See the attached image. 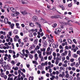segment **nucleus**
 Here are the masks:
<instances>
[{
  "mask_svg": "<svg viewBox=\"0 0 80 80\" xmlns=\"http://www.w3.org/2000/svg\"><path fill=\"white\" fill-rule=\"evenodd\" d=\"M62 31V29L60 28H57L56 29H55V31L54 32V33L55 34H57V35H58V32H61Z\"/></svg>",
  "mask_w": 80,
  "mask_h": 80,
  "instance_id": "obj_1",
  "label": "nucleus"
},
{
  "mask_svg": "<svg viewBox=\"0 0 80 80\" xmlns=\"http://www.w3.org/2000/svg\"><path fill=\"white\" fill-rule=\"evenodd\" d=\"M23 9H22L20 11V12L23 15H27V12L26 11L24 10V11H23Z\"/></svg>",
  "mask_w": 80,
  "mask_h": 80,
  "instance_id": "obj_2",
  "label": "nucleus"
},
{
  "mask_svg": "<svg viewBox=\"0 0 80 80\" xmlns=\"http://www.w3.org/2000/svg\"><path fill=\"white\" fill-rule=\"evenodd\" d=\"M42 42L43 43V46L44 47H46L47 46V42L45 40H43Z\"/></svg>",
  "mask_w": 80,
  "mask_h": 80,
  "instance_id": "obj_3",
  "label": "nucleus"
},
{
  "mask_svg": "<svg viewBox=\"0 0 80 80\" xmlns=\"http://www.w3.org/2000/svg\"><path fill=\"white\" fill-rule=\"evenodd\" d=\"M11 60H12V59L11 58V55L10 54H9L8 57L7 58V61L8 62H11Z\"/></svg>",
  "mask_w": 80,
  "mask_h": 80,
  "instance_id": "obj_4",
  "label": "nucleus"
},
{
  "mask_svg": "<svg viewBox=\"0 0 80 80\" xmlns=\"http://www.w3.org/2000/svg\"><path fill=\"white\" fill-rule=\"evenodd\" d=\"M68 71L66 70L65 72V73L66 74L65 77L66 78H68L69 77V74H68Z\"/></svg>",
  "mask_w": 80,
  "mask_h": 80,
  "instance_id": "obj_5",
  "label": "nucleus"
},
{
  "mask_svg": "<svg viewBox=\"0 0 80 80\" xmlns=\"http://www.w3.org/2000/svg\"><path fill=\"white\" fill-rule=\"evenodd\" d=\"M37 52L38 55V57H42V52L40 50H38L37 51Z\"/></svg>",
  "mask_w": 80,
  "mask_h": 80,
  "instance_id": "obj_6",
  "label": "nucleus"
},
{
  "mask_svg": "<svg viewBox=\"0 0 80 80\" xmlns=\"http://www.w3.org/2000/svg\"><path fill=\"white\" fill-rule=\"evenodd\" d=\"M34 58H35V60H36L37 61V60H38V55L37 54H35L34 55Z\"/></svg>",
  "mask_w": 80,
  "mask_h": 80,
  "instance_id": "obj_7",
  "label": "nucleus"
},
{
  "mask_svg": "<svg viewBox=\"0 0 80 80\" xmlns=\"http://www.w3.org/2000/svg\"><path fill=\"white\" fill-rule=\"evenodd\" d=\"M10 10L12 12H17V10L13 8V7H11L10 8Z\"/></svg>",
  "mask_w": 80,
  "mask_h": 80,
  "instance_id": "obj_8",
  "label": "nucleus"
},
{
  "mask_svg": "<svg viewBox=\"0 0 80 80\" xmlns=\"http://www.w3.org/2000/svg\"><path fill=\"white\" fill-rule=\"evenodd\" d=\"M11 68V67H10V64H7L6 67V68L7 70H10Z\"/></svg>",
  "mask_w": 80,
  "mask_h": 80,
  "instance_id": "obj_9",
  "label": "nucleus"
},
{
  "mask_svg": "<svg viewBox=\"0 0 80 80\" xmlns=\"http://www.w3.org/2000/svg\"><path fill=\"white\" fill-rule=\"evenodd\" d=\"M52 45V47H53V48H57L58 47V44H53Z\"/></svg>",
  "mask_w": 80,
  "mask_h": 80,
  "instance_id": "obj_10",
  "label": "nucleus"
},
{
  "mask_svg": "<svg viewBox=\"0 0 80 80\" xmlns=\"http://www.w3.org/2000/svg\"><path fill=\"white\" fill-rule=\"evenodd\" d=\"M4 23H6V24H7V23H8V18H5L4 19Z\"/></svg>",
  "mask_w": 80,
  "mask_h": 80,
  "instance_id": "obj_11",
  "label": "nucleus"
},
{
  "mask_svg": "<svg viewBox=\"0 0 80 80\" xmlns=\"http://www.w3.org/2000/svg\"><path fill=\"white\" fill-rule=\"evenodd\" d=\"M28 40V38L27 37H24L23 38L24 42H27V40Z\"/></svg>",
  "mask_w": 80,
  "mask_h": 80,
  "instance_id": "obj_12",
  "label": "nucleus"
},
{
  "mask_svg": "<svg viewBox=\"0 0 80 80\" xmlns=\"http://www.w3.org/2000/svg\"><path fill=\"white\" fill-rule=\"evenodd\" d=\"M32 18L34 21H37V20L38 18L37 17L34 16Z\"/></svg>",
  "mask_w": 80,
  "mask_h": 80,
  "instance_id": "obj_13",
  "label": "nucleus"
},
{
  "mask_svg": "<svg viewBox=\"0 0 80 80\" xmlns=\"http://www.w3.org/2000/svg\"><path fill=\"white\" fill-rule=\"evenodd\" d=\"M38 69H40L41 70H43V68H42V66L40 65H39L38 66Z\"/></svg>",
  "mask_w": 80,
  "mask_h": 80,
  "instance_id": "obj_14",
  "label": "nucleus"
},
{
  "mask_svg": "<svg viewBox=\"0 0 80 80\" xmlns=\"http://www.w3.org/2000/svg\"><path fill=\"white\" fill-rule=\"evenodd\" d=\"M35 47H36V46H35V45L33 44L31 46V47L29 48V49H33V48H35Z\"/></svg>",
  "mask_w": 80,
  "mask_h": 80,
  "instance_id": "obj_15",
  "label": "nucleus"
},
{
  "mask_svg": "<svg viewBox=\"0 0 80 80\" xmlns=\"http://www.w3.org/2000/svg\"><path fill=\"white\" fill-rule=\"evenodd\" d=\"M60 15H54V18H55L57 19V18H60Z\"/></svg>",
  "mask_w": 80,
  "mask_h": 80,
  "instance_id": "obj_16",
  "label": "nucleus"
},
{
  "mask_svg": "<svg viewBox=\"0 0 80 80\" xmlns=\"http://www.w3.org/2000/svg\"><path fill=\"white\" fill-rule=\"evenodd\" d=\"M6 64H7V63H6V62H4L2 63V65H1V66H2V67H5L6 66Z\"/></svg>",
  "mask_w": 80,
  "mask_h": 80,
  "instance_id": "obj_17",
  "label": "nucleus"
},
{
  "mask_svg": "<svg viewBox=\"0 0 80 80\" xmlns=\"http://www.w3.org/2000/svg\"><path fill=\"white\" fill-rule=\"evenodd\" d=\"M12 69L15 71L18 70V68L17 67H16L15 68L14 67H12Z\"/></svg>",
  "mask_w": 80,
  "mask_h": 80,
  "instance_id": "obj_18",
  "label": "nucleus"
},
{
  "mask_svg": "<svg viewBox=\"0 0 80 80\" xmlns=\"http://www.w3.org/2000/svg\"><path fill=\"white\" fill-rule=\"evenodd\" d=\"M46 50V49H45V48H40V51L41 52H45Z\"/></svg>",
  "mask_w": 80,
  "mask_h": 80,
  "instance_id": "obj_19",
  "label": "nucleus"
},
{
  "mask_svg": "<svg viewBox=\"0 0 80 80\" xmlns=\"http://www.w3.org/2000/svg\"><path fill=\"white\" fill-rule=\"evenodd\" d=\"M68 42L69 43H70V44H71V43H72V40H71L69 38L68 39Z\"/></svg>",
  "mask_w": 80,
  "mask_h": 80,
  "instance_id": "obj_20",
  "label": "nucleus"
},
{
  "mask_svg": "<svg viewBox=\"0 0 80 80\" xmlns=\"http://www.w3.org/2000/svg\"><path fill=\"white\" fill-rule=\"evenodd\" d=\"M0 75L1 77H3L5 75V73L4 72H1Z\"/></svg>",
  "mask_w": 80,
  "mask_h": 80,
  "instance_id": "obj_21",
  "label": "nucleus"
},
{
  "mask_svg": "<svg viewBox=\"0 0 80 80\" xmlns=\"http://www.w3.org/2000/svg\"><path fill=\"white\" fill-rule=\"evenodd\" d=\"M15 26V24L13 23L11 24V25H10V28L12 29H13V27Z\"/></svg>",
  "mask_w": 80,
  "mask_h": 80,
  "instance_id": "obj_22",
  "label": "nucleus"
},
{
  "mask_svg": "<svg viewBox=\"0 0 80 80\" xmlns=\"http://www.w3.org/2000/svg\"><path fill=\"white\" fill-rule=\"evenodd\" d=\"M18 32V31L17 29L15 30L13 32V33H15V34H17Z\"/></svg>",
  "mask_w": 80,
  "mask_h": 80,
  "instance_id": "obj_23",
  "label": "nucleus"
},
{
  "mask_svg": "<svg viewBox=\"0 0 80 80\" xmlns=\"http://www.w3.org/2000/svg\"><path fill=\"white\" fill-rule=\"evenodd\" d=\"M32 63L34 64H35L36 65H38V63H37V61H32Z\"/></svg>",
  "mask_w": 80,
  "mask_h": 80,
  "instance_id": "obj_24",
  "label": "nucleus"
},
{
  "mask_svg": "<svg viewBox=\"0 0 80 80\" xmlns=\"http://www.w3.org/2000/svg\"><path fill=\"white\" fill-rule=\"evenodd\" d=\"M29 57L31 59H32L33 58V55L30 54L29 55Z\"/></svg>",
  "mask_w": 80,
  "mask_h": 80,
  "instance_id": "obj_25",
  "label": "nucleus"
},
{
  "mask_svg": "<svg viewBox=\"0 0 80 80\" xmlns=\"http://www.w3.org/2000/svg\"><path fill=\"white\" fill-rule=\"evenodd\" d=\"M51 53H52V51H51L46 52V54L48 55H51Z\"/></svg>",
  "mask_w": 80,
  "mask_h": 80,
  "instance_id": "obj_26",
  "label": "nucleus"
},
{
  "mask_svg": "<svg viewBox=\"0 0 80 80\" xmlns=\"http://www.w3.org/2000/svg\"><path fill=\"white\" fill-rule=\"evenodd\" d=\"M60 69L61 70H63V71H65V68L62 67H61L60 68Z\"/></svg>",
  "mask_w": 80,
  "mask_h": 80,
  "instance_id": "obj_27",
  "label": "nucleus"
},
{
  "mask_svg": "<svg viewBox=\"0 0 80 80\" xmlns=\"http://www.w3.org/2000/svg\"><path fill=\"white\" fill-rule=\"evenodd\" d=\"M38 41L37 39H35L33 43L35 45H37Z\"/></svg>",
  "mask_w": 80,
  "mask_h": 80,
  "instance_id": "obj_28",
  "label": "nucleus"
},
{
  "mask_svg": "<svg viewBox=\"0 0 80 80\" xmlns=\"http://www.w3.org/2000/svg\"><path fill=\"white\" fill-rule=\"evenodd\" d=\"M40 58H41V62H43V60H44V58H43V57L41 56L40 57H39Z\"/></svg>",
  "mask_w": 80,
  "mask_h": 80,
  "instance_id": "obj_29",
  "label": "nucleus"
},
{
  "mask_svg": "<svg viewBox=\"0 0 80 80\" xmlns=\"http://www.w3.org/2000/svg\"><path fill=\"white\" fill-rule=\"evenodd\" d=\"M8 76L9 77H12V76H13V77H15V76L14 75V74H9L8 75Z\"/></svg>",
  "mask_w": 80,
  "mask_h": 80,
  "instance_id": "obj_30",
  "label": "nucleus"
},
{
  "mask_svg": "<svg viewBox=\"0 0 80 80\" xmlns=\"http://www.w3.org/2000/svg\"><path fill=\"white\" fill-rule=\"evenodd\" d=\"M19 12H17L16 13H14V17H17L18 15H19Z\"/></svg>",
  "mask_w": 80,
  "mask_h": 80,
  "instance_id": "obj_31",
  "label": "nucleus"
},
{
  "mask_svg": "<svg viewBox=\"0 0 80 80\" xmlns=\"http://www.w3.org/2000/svg\"><path fill=\"white\" fill-rule=\"evenodd\" d=\"M68 56H69V57H71V51H68Z\"/></svg>",
  "mask_w": 80,
  "mask_h": 80,
  "instance_id": "obj_32",
  "label": "nucleus"
},
{
  "mask_svg": "<svg viewBox=\"0 0 80 80\" xmlns=\"http://www.w3.org/2000/svg\"><path fill=\"white\" fill-rule=\"evenodd\" d=\"M11 63L12 64V65H15V61H14V60L12 61L11 62Z\"/></svg>",
  "mask_w": 80,
  "mask_h": 80,
  "instance_id": "obj_33",
  "label": "nucleus"
},
{
  "mask_svg": "<svg viewBox=\"0 0 80 80\" xmlns=\"http://www.w3.org/2000/svg\"><path fill=\"white\" fill-rule=\"evenodd\" d=\"M57 23H54L53 25H52V27L53 28H55V27H57Z\"/></svg>",
  "mask_w": 80,
  "mask_h": 80,
  "instance_id": "obj_34",
  "label": "nucleus"
},
{
  "mask_svg": "<svg viewBox=\"0 0 80 80\" xmlns=\"http://www.w3.org/2000/svg\"><path fill=\"white\" fill-rule=\"evenodd\" d=\"M29 37H30L31 38H32V37H33V34L32 33H30L29 34Z\"/></svg>",
  "mask_w": 80,
  "mask_h": 80,
  "instance_id": "obj_35",
  "label": "nucleus"
},
{
  "mask_svg": "<svg viewBox=\"0 0 80 80\" xmlns=\"http://www.w3.org/2000/svg\"><path fill=\"white\" fill-rule=\"evenodd\" d=\"M22 55H23V56H25V57L27 58L28 57V54H22Z\"/></svg>",
  "mask_w": 80,
  "mask_h": 80,
  "instance_id": "obj_36",
  "label": "nucleus"
},
{
  "mask_svg": "<svg viewBox=\"0 0 80 80\" xmlns=\"http://www.w3.org/2000/svg\"><path fill=\"white\" fill-rule=\"evenodd\" d=\"M73 57L74 58H77V57H78V56L77 55V54H74L73 55Z\"/></svg>",
  "mask_w": 80,
  "mask_h": 80,
  "instance_id": "obj_37",
  "label": "nucleus"
},
{
  "mask_svg": "<svg viewBox=\"0 0 80 80\" xmlns=\"http://www.w3.org/2000/svg\"><path fill=\"white\" fill-rule=\"evenodd\" d=\"M72 2H71L70 4H69L68 5V6L69 7H72Z\"/></svg>",
  "mask_w": 80,
  "mask_h": 80,
  "instance_id": "obj_38",
  "label": "nucleus"
},
{
  "mask_svg": "<svg viewBox=\"0 0 80 80\" xmlns=\"http://www.w3.org/2000/svg\"><path fill=\"white\" fill-rule=\"evenodd\" d=\"M29 26H31V27H34V25H33V24L32 23H29Z\"/></svg>",
  "mask_w": 80,
  "mask_h": 80,
  "instance_id": "obj_39",
  "label": "nucleus"
},
{
  "mask_svg": "<svg viewBox=\"0 0 80 80\" xmlns=\"http://www.w3.org/2000/svg\"><path fill=\"white\" fill-rule=\"evenodd\" d=\"M52 55H51L48 57V59L49 60H52Z\"/></svg>",
  "mask_w": 80,
  "mask_h": 80,
  "instance_id": "obj_40",
  "label": "nucleus"
},
{
  "mask_svg": "<svg viewBox=\"0 0 80 80\" xmlns=\"http://www.w3.org/2000/svg\"><path fill=\"white\" fill-rule=\"evenodd\" d=\"M59 62V61L58 60H56L55 61V63L57 65L58 64Z\"/></svg>",
  "mask_w": 80,
  "mask_h": 80,
  "instance_id": "obj_41",
  "label": "nucleus"
},
{
  "mask_svg": "<svg viewBox=\"0 0 80 80\" xmlns=\"http://www.w3.org/2000/svg\"><path fill=\"white\" fill-rule=\"evenodd\" d=\"M8 80H13V77H8Z\"/></svg>",
  "mask_w": 80,
  "mask_h": 80,
  "instance_id": "obj_42",
  "label": "nucleus"
},
{
  "mask_svg": "<svg viewBox=\"0 0 80 80\" xmlns=\"http://www.w3.org/2000/svg\"><path fill=\"white\" fill-rule=\"evenodd\" d=\"M72 41L74 42V43H75V44H77V42L76 41V40H75V39H73Z\"/></svg>",
  "mask_w": 80,
  "mask_h": 80,
  "instance_id": "obj_43",
  "label": "nucleus"
},
{
  "mask_svg": "<svg viewBox=\"0 0 80 80\" xmlns=\"http://www.w3.org/2000/svg\"><path fill=\"white\" fill-rule=\"evenodd\" d=\"M62 66L63 67H67V64H62Z\"/></svg>",
  "mask_w": 80,
  "mask_h": 80,
  "instance_id": "obj_44",
  "label": "nucleus"
},
{
  "mask_svg": "<svg viewBox=\"0 0 80 80\" xmlns=\"http://www.w3.org/2000/svg\"><path fill=\"white\" fill-rule=\"evenodd\" d=\"M61 55H62V57H64V56H66V55L65 54L64 52L62 53L61 54Z\"/></svg>",
  "mask_w": 80,
  "mask_h": 80,
  "instance_id": "obj_45",
  "label": "nucleus"
},
{
  "mask_svg": "<svg viewBox=\"0 0 80 80\" xmlns=\"http://www.w3.org/2000/svg\"><path fill=\"white\" fill-rule=\"evenodd\" d=\"M29 45H30V42H28L26 44L25 46H26V47H28Z\"/></svg>",
  "mask_w": 80,
  "mask_h": 80,
  "instance_id": "obj_46",
  "label": "nucleus"
},
{
  "mask_svg": "<svg viewBox=\"0 0 80 80\" xmlns=\"http://www.w3.org/2000/svg\"><path fill=\"white\" fill-rule=\"evenodd\" d=\"M34 40V39H33V38H29V40L30 41V42H33V40Z\"/></svg>",
  "mask_w": 80,
  "mask_h": 80,
  "instance_id": "obj_47",
  "label": "nucleus"
},
{
  "mask_svg": "<svg viewBox=\"0 0 80 80\" xmlns=\"http://www.w3.org/2000/svg\"><path fill=\"white\" fill-rule=\"evenodd\" d=\"M79 65V64H78V62H76V64L75 65V66L76 67H78Z\"/></svg>",
  "mask_w": 80,
  "mask_h": 80,
  "instance_id": "obj_48",
  "label": "nucleus"
},
{
  "mask_svg": "<svg viewBox=\"0 0 80 80\" xmlns=\"http://www.w3.org/2000/svg\"><path fill=\"white\" fill-rule=\"evenodd\" d=\"M4 52H5V51L4 50H0V53H3Z\"/></svg>",
  "mask_w": 80,
  "mask_h": 80,
  "instance_id": "obj_49",
  "label": "nucleus"
},
{
  "mask_svg": "<svg viewBox=\"0 0 80 80\" xmlns=\"http://www.w3.org/2000/svg\"><path fill=\"white\" fill-rule=\"evenodd\" d=\"M29 80H33V77H30L29 78Z\"/></svg>",
  "mask_w": 80,
  "mask_h": 80,
  "instance_id": "obj_50",
  "label": "nucleus"
},
{
  "mask_svg": "<svg viewBox=\"0 0 80 80\" xmlns=\"http://www.w3.org/2000/svg\"><path fill=\"white\" fill-rule=\"evenodd\" d=\"M8 52H9V53H12V50H8Z\"/></svg>",
  "mask_w": 80,
  "mask_h": 80,
  "instance_id": "obj_51",
  "label": "nucleus"
},
{
  "mask_svg": "<svg viewBox=\"0 0 80 80\" xmlns=\"http://www.w3.org/2000/svg\"><path fill=\"white\" fill-rule=\"evenodd\" d=\"M59 48L60 49H63V47L61 45H60L59 46Z\"/></svg>",
  "mask_w": 80,
  "mask_h": 80,
  "instance_id": "obj_52",
  "label": "nucleus"
},
{
  "mask_svg": "<svg viewBox=\"0 0 80 80\" xmlns=\"http://www.w3.org/2000/svg\"><path fill=\"white\" fill-rule=\"evenodd\" d=\"M59 77H62V78H63V76L62 74H60L59 75Z\"/></svg>",
  "mask_w": 80,
  "mask_h": 80,
  "instance_id": "obj_53",
  "label": "nucleus"
},
{
  "mask_svg": "<svg viewBox=\"0 0 80 80\" xmlns=\"http://www.w3.org/2000/svg\"><path fill=\"white\" fill-rule=\"evenodd\" d=\"M62 61H64L65 60V57H62Z\"/></svg>",
  "mask_w": 80,
  "mask_h": 80,
  "instance_id": "obj_54",
  "label": "nucleus"
},
{
  "mask_svg": "<svg viewBox=\"0 0 80 80\" xmlns=\"http://www.w3.org/2000/svg\"><path fill=\"white\" fill-rule=\"evenodd\" d=\"M53 55L54 57H56V53L55 52H53Z\"/></svg>",
  "mask_w": 80,
  "mask_h": 80,
  "instance_id": "obj_55",
  "label": "nucleus"
},
{
  "mask_svg": "<svg viewBox=\"0 0 80 80\" xmlns=\"http://www.w3.org/2000/svg\"><path fill=\"white\" fill-rule=\"evenodd\" d=\"M0 38L1 39H3L4 38V36L3 35H2L0 37Z\"/></svg>",
  "mask_w": 80,
  "mask_h": 80,
  "instance_id": "obj_56",
  "label": "nucleus"
},
{
  "mask_svg": "<svg viewBox=\"0 0 80 80\" xmlns=\"http://www.w3.org/2000/svg\"><path fill=\"white\" fill-rule=\"evenodd\" d=\"M3 77L4 79H7V75L4 76Z\"/></svg>",
  "mask_w": 80,
  "mask_h": 80,
  "instance_id": "obj_57",
  "label": "nucleus"
},
{
  "mask_svg": "<svg viewBox=\"0 0 80 80\" xmlns=\"http://www.w3.org/2000/svg\"><path fill=\"white\" fill-rule=\"evenodd\" d=\"M21 26L22 28H24V27H25V25H24V24H22Z\"/></svg>",
  "mask_w": 80,
  "mask_h": 80,
  "instance_id": "obj_58",
  "label": "nucleus"
},
{
  "mask_svg": "<svg viewBox=\"0 0 80 80\" xmlns=\"http://www.w3.org/2000/svg\"><path fill=\"white\" fill-rule=\"evenodd\" d=\"M55 78L56 80H58V75H57L55 77Z\"/></svg>",
  "mask_w": 80,
  "mask_h": 80,
  "instance_id": "obj_59",
  "label": "nucleus"
},
{
  "mask_svg": "<svg viewBox=\"0 0 80 80\" xmlns=\"http://www.w3.org/2000/svg\"><path fill=\"white\" fill-rule=\"evenodd\" d=\"M8 34L10 36H12V32L11 31L9 32H8Z\"/></svg>",
  "mask_w": 80,
  "mask_h": 80,
  "instance_id": "obj_60",
  "label": "nucleus"
},
{
  "mask_svg": "<svg viewBox=\"0 0 80 80\" xmlns=\"http://www.w3.org/2000/svg\"><path fill=\"white\" fill-rule=\"evenodd\" d=\"M41 73L42 74H45V71H42L41 72Z\"/></svg>",
  "mask_w": 80,
  "mask_h": 80,
  "instance_id": "obj_61",
  "label": "nucleus"
},
{
  "mask_svg": "<svg viewBox=\"0 0 80 80\" xmlns=\"http://www.w3.org/2000/svg\"><path fill=\"white\" fill-rule=\"evenodd\" d=\"M19 25H20V24H19V23H16V26L17 27L19 26Z\"/></svg>",
  "mask_w": 80,
  "mask_h": 80,
  "instance_id": "obj_62",
  "label": "nucleus"
},
{
  "mask_svg": "<svg viewBox=\"0 0 80 80\" xmlns=\"http://www.w3.org/2000/svg\"><path fill=\"white\" fill-rule=\"evenodd\" d=\"M62 75H63V76L64 77V76H65V72H62Z\"/></svg>",
  "mask_w": 80,
  "mask_h": 80,
  "instance_id": "obj_63",
  "label": "nucleus"
},
{
  "mask_svg": "<svg viewBox=\"0 0 80 80\" xmlns=\"http://www.w3.org/2000/svg\"><path fill=\"white\" fill-rule=\"evenodd\" d=\"M78 60L79 62V64H80V57L78 58Z\"/></svg>",
  "mask_w": 80,
  "mask_h": 80,
  "instance_id": "obj_64",
  "label": "nucleus"
}]
</instances>
